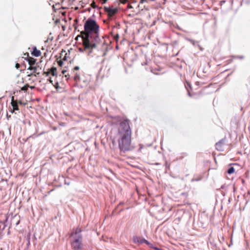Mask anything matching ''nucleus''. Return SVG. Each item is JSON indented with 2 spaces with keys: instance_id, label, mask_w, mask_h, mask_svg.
Returning a JSON list of instances; mask_svg holds the SVG:
<instances>
[{
  "instance_id": "nucleus-1",
  "label": "nucleus",
  "mask_w": 250,
  "mask_h": 250,
  "mask_svg": "<svg viewBox=\"0 0 250 250\" xmlns=\"http://www.w3.org/2000/svg\"><path fill=\"white\" fill-rule=\"evenodd\" d=\"M84 29L81 34L84 50L95 48L100 42L98 34L99 26L96 21L88 19L84 23Z\"/></svg>"
},
{
  "instance_id": "nucleus-2",
  "label": "nucleus",
  "mask_w": 250,
  "mask_h": 250,
  "mask_svg": "<svg viewBox=\"0 0 250 250\" xmlns=\"http://www.w3.org/2000/svg\"><path fill=\"white\" fill-rule=\"evenodd\" d=\"M119 147L124 152L131 149V131L127 120L120 123L118 134Z\"/></svg>"
},
{
  "instance_id": "nucleus-3",
  "label": "nucleus",
  "mask_w": 250,
  "mask_h": 250,
  "mask_svg": "<svg viewBox=\"0 0 250 250\" xmlns=\"http://www.w3.org/2000/svg\"><path fill=\"white\" fill-rule=\"evenodd\" d=\"M81 230L77 228L74 230L71 234L72 238V246L74 250H82V237L81 235Z\"/></svg>"
},
{
  "instance_id": "nucleus-4",
  "label": "nucleus",
  "mask_w": 250,
  "mask_h": 250,
  "mask_svg": "<svg viewBox=\"0 0 250 250\" xmlns=\"http://www.w3.org/2000/svg\"><path fill=\"white\" fill-rule=\"evenodd\" d=\"M46 76L49 75H52V77L50 78V82L54 86L57 90H58L60 87L59 85V80H58V71L55 67H52L50 69H48L47 71L43 72Z\"/></svg>"
},
{
  "instance_id": "nucleus-5",
  "label": "nucleus",
  "mask_w": 250,
  "mask_h": 250,
  "mask_svg": "<svg viewBox=\"0 0 250 250\" xmlns=\"http://www.w3.org/2000/svg\"><path fill=\"white\" fill-rule=\"evenodd\" d=\"M28 69L33 71L30 75H34L36 77L39 76L41 73V68L39 66H30Z\"/></svg>"
},
{
  "instance_id": "nucleus-6",
  "label": "nucleus",
  "mask_w": 250,
  "mask_h": 250,
  "mask_svg": "<svg viewBox=\"0 0 250 250\" xmlns=\"http://www.w3.org/2000/svg\"><path fill=\"white\" fill-rule=\"evenodd\" d=\"M104 11L107 13L109 17L113 16L118 11L117 8H111L109 7H104Z\"/></svg>"
},
{
  "instance_id": "nucleus-7",
  "label": "nucleus",
  "mask_w": 250,
  "mask_h": 250,
  "mask_svg": "<svg viewBox=\"0 0 250 250\" xmlns=\"http://www.w3.org/2000/svg\"><path fill=\"white\" fill-rule=\"evenodd\" d=\"M60 2H57L55 4L53 5V8H54V10L56 11V10H60L61 9H62V0H60Z\"/></svg>"
},
{
  "instance_id": "nucleus-8",
  "label": "nucleus",
  "mask_w": 250,
  "mask_h": 250,
  "mask_svg": "<svg viewBox=\"0 0 250 250\" xmlns=\"http://www.w3.org/2000/svg\"><path fill=\"white\" fill-rule=\"evenodd\" d=\"M33 56L35 57H39L41 55V52L39 50H38L36 47L33 48V51L31 53Z\"/></svg>"
},
{
  "instance_id": "nucleus-9",
  "label": "nucleus",
  "mask_w": 250,
  "mask_h": 250,
  "mask_svg": "<svg viewBox=\"0 0 250 250\" xmlns=\"http://www.w3.org/2000/svg\"><path fill=\"white\" fill-rule=\"evenodd\" d=\"M144 239V238H143L142 237H139V236H135L133 238V242L135 243H140V244H142L143 243V241L142 240H143Z\"/></svg>"
},
{
  "instance_id": "nucleus-10",
  "label": "nucleus",
  "mask_w": 250,
  "mask_h": 250,
  "mask_svg": "<svg viewBox=\"0 0 250 250\" xmlns=\"http://www.w3.org/2000/svg\"><path fill=\"white\" fill-rule=\"evenodd\" d=\"M11 104L13 106V109H19L17 102L14 100V97H12Z\"/></svg>"
},
{
  "instance_id": "nucleus-11",
  "label": "nucleus",
  "mask_w": 250,
  "mask_h": 250,
  "mask_svg": "<svg viewBox=\"0 0 250 250\" xmlns=\"http://www.w3.org/2000/svg\"><path fill=\"white\" fill-rule=\"evenodd\" d=\"M36 61V59H34L33 58L29 57L28 58V62L30 64V66H33L35 63Z\"/></svg>"
},
{
  "instance_id": "nucleus-12",
  "label": "nucleus",
  "mask_w": 250,
  "mask_h": 250,
  "mask_svg": "<svg viewBox=\"0 0 250 250\" xmlns=\"http://www.w3.org/2000/svg\"><path fill=\"white\" fill-rule=\"evenodd\" d=\"M28 87H30L31 88H34V86H29V85L26 84V85H24V86L22 87L21 88V90L22 91H26L28 89Z\"/></svg>"
},
{
  "instance_id": "nucleus-13",
  "label": "nucleus",
  "mask_w": 250,
  "mask_h": 250,
  "mask_svg": "<svg viewBox=\"0 0 250 250\" xmlns=\"http://www.w3.org/2000/svg\"><path fill=\"white\" fill-rule=\"evenodd\" d=\"M234 171H235V169L233 167H230L228 170V173L229 174H232V173H234Z\"/></svg>"
},
{
  "instance_id": "nucleus-14",
  "label": "nucleus",
  "mask_w": 250,
  "mask_h": 250,
  "mask_svg": "<svg viewBox=\"0 0 250 250\" xmlns=\"http://www.w3.org/2000/svg\"><path fill=\"white\" fill-rule=\"evenodd\" d=\"M188 40L194 46L195 45H198V42L195 41H194L193 40H191V39H188Z\"/></svg>"
},
{
  "instance_id": "nucleus-15",
  "label": "nucleus",
  "mask_w": 250,
  "mask_h": 250,
  "mask_svg": "<svg viewBox=\"0 0 250 250\" xmlns=\"http://www.w3.org/2000/svg\"><path fill=\"white\" fill-rule=\"evenodd\" d=\"M232 58H235V59H240V60H242L244 58V56H243V55H241V56H232Z\"/></svg>"
},
{
  "instance_id": "nucleus-16",
  "label": "nucleus",
  "mask_w": 250,
  "mask_h": 250,
  "mask_svg": "<svg viewBox=\"0 0 250 250\" xmlns=\"http://www.w3.org/2000/svg\"><path fill=\"white\" fill-rule=\"evenodd\" d=\"M74 80L75 81L77 82L80 80V76L79 75L76 74L74 76Z\"/></svg>"
},
{
  "instance_id": "nucleus-17",
  "label": "nucleus",
  "mask_w": 250,
  "mask_h": 250,
  "mask_svg": "<svg viewBox=\"0 0 250 250\" xmlns=\"http://www.w3.org/2000/svg\"><path fill=\"white\" fill-rule=\"evenodd\" d=\"M142 241H143V243H145L148 245H151V244L149 243V242L148 241H147L146 240L144 239V240Z\"/></svg>"
},
{
  "instance_id": "nucleus-18",
  "label": "nucleus",
  "mask_w": 250,
  "mask_h": 250,
  "mask_svg": "<svg viewBox=\"0 0 250 250\" xmlns=\"http://www.w3.org/2000/svg\"><path fill=\"white\" fill-rule=\"evenodd\" d=\"M58 63L59 64V66H62V61L60 59L58 62Z\"/></svg>"
},
{
  "instance_id": "nucleus-19",
  "label": "nucleus",
  "mask_w": 250,
  "mask_h": 250,
  "mask_svg": "<svg viewBox=\"0 0 250 250\" xmlns=\"http://www.w3.org/2000/svg\"><path fill=\"white\" fill-rule=\"evenodd\" d=\"M120 1L123 4H125L127 2L128 0H120Z\"/></svg>"
},
{
  "instance_id": "nucleus-20",
  "label": "nucleus",
  "mask_w": 250,
  "mask_h": 250,
  "mask_svg": "<svg viewBox=\"0 0 250 250\" xmlns=\"http://www.w3.org/2000/svg\"><path fill=\"white\" fill-rule=\"evenodd\" d=\"M20 64H19V63H17L16 64V67L17 69H18V68H20Z\"/></svg>"
},
{
  "instance_id": "nucleus-21",
  "label": "nucleus",
  "mask_w": 250,
  "mask_h": 250,
  "mask_svg": "<svg viewBox=\"0 0 250 250\" xmlns=\"http://www.w3.org/2000/svg\"><path fill=\"white\" fill-rule=\"evenodd\" d=\"M6 115L8 119L11 117V114L9 115L7 112H6Z\"/></svg>"
},
{
  "instance_id": "nucleus-22",
  "label": "nucleus",
  "mask_w": 250,
  "mask_h": 250,
  "mask_svg": "<svg viewBox=\"0 0 250 250\" xmlns=\"http://www.w3.org/2000/svg\"><path fill=\"white\" fill-rule=\"evenodd\" d=\"M79 68H79V66H75V67H74V69L75 70H78L79 69Z\"/></svg>"
},
{
  "instance_id": "nucleus-23",
  "label": "nucleus",
  "mask_w": 250,
  "mask_h": 250,
  "mask_svg": "<svg viewBox=\"0 0 250 250\" xmlns=\"http://www.w3.org/2000/svg\"><path fill=\"white\" fill-rule=\"evenodd\" d=\"M66 55H67V54H65V56L63 57V61H65L66 60Z\"/></svg>"
},
{
  "instance_id": "nucleus-24",
  "label": "nucleus",
  "mask_w": 250,
  "mask_h": 250,
  "mask_svg": "<svg viewBox=\"0 0 250 250\" xmlns=\"http://www.w3.org/2000/svg\"><path fill=\"white\" fill-rule=\"evenodd\" d=\"M9 112H10L11 114H13L15 112V110H9Z\"/></svg>"
},
{
  "instance_id": "nucleus-25",
  "label": "nucleus",
  "mask_w": 250,
  "mask_h": 250,
  "mask_svg": "<svg viewBox=\"0 0 250 250\" xmlns=\"http://www.w3.org/2000/svg\"><path fill=\"white\" fill-rule=\"evenodd\" d=\"M107 0H103V3H105Z\"/></svg>"
},
{
  "instance_id": "nucleus-26",
  "label": "nucleus",
  "mask_w": 250,
  "mask_h": 250,
  "mask_svg": "<svg viewBox=\"0 0 250 250\" xmlns=\"http://www.w3.org/2000/svg\"><path fill=\"white\" fill-rule=\"evenodd\" d=\"M144 0H141V2H142V3H143V2H144Z\"/></svg>"
},
{
  "instance_id": "nucleus-27",
  "label": "nucleus",
  "mask_w": 250,
  "mask_h": 250,
  "mask_svg": "<svg viewBox=\"0 0 250 250\" xmlns=\"http://www.w3.org/2000/svg\"><path fill=\"white\" fill-rule=\"evenodd\" d=\"M63 75H64L65 73V71L64 70H63Z\"/></svg>"
},
{
  "instance_id": "nucleus-28",
  "label": "nucleus",
  "mask_w": 250,
  "mask_h": 250,
  "mask_svg": "<svg viewBox=\"0 0 250 250\" xmlns=\"http://www.w3.org/2000/svg\"><path fill=\"white\" fill-rule=\"evenodd\" d=\"M59 78L60 79H61V75H60V76H59Z\"/></svg>"
}]
</instances>
